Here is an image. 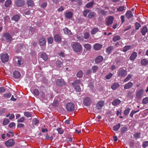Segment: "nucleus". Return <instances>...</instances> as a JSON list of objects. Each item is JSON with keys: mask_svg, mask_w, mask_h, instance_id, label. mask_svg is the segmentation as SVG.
<instances>
[{"mask_svg": "<svg viewBox=\"0 0 148 148\" xmlns=\"http://www.w3.org/2000/svg\"><path fill=\"white\" fill-rule=\"evenodd\" d=\"M72 48L74 51L77 52H80L82 51V47L81 44L79 42H75L72 46Z\"/></svg>", "mask_w": 148, "mask_h": 148, "instance_id": "obj_1", "label": "nucleus"}, {"mask_svg": "<svg viewBox=\"0 0 148 148\" xmlns=\"http://www.w3.org/2000/svg\"><path fill=\"white\" fill-rule=\"evenodd\" d=\"M3 36L5 39L8 42L10 43L13 39L10 34L8 32H5L3 34Z\"/></svg>", "mask_w": 148, "mask_h": 148, "instance_id": "obj_2", "label": "nucleus"}, {"mask_svg": "<svg viewBox=\"0 0 148 148\" xmlns=\"http://www.w3.org/2000/svg\"><path fill=\"white\" fill-rule=\"evenodd\" d=\"M92 103V100L90 97H86L84 99L83 104L84 105L86 106H90Z\"/></svg>", "mask_w": 148, "mask_h": 148, "instance_id": "obj_3", "label": "nucleus"}, {"mask_svg": "<svg viewBox=\"0 0 148 148\" xmlns=\"http://www.w3.org/2000/svg\"><path fill=\"white\" fill-rule=\"evenodd\" d=\"M118 75V76L121 77H124L127 75L126 70H124L122 68L119 69Z\"/></svg>", "mask_w": 148, "mask_h": 148, "instance_id": "obj_4", "label": "nucleus"}, {"mask_svg": "<svg viewBox=\"0 0 148 148\" xmlns=\"http://www.w3.org/2000/svg\"><path fill=\"white\" fill-rule=\"evenodd\" d=\"M14 3L16 6L21 7L25 5V1L24 0H15Z\"/></svg>", "mask_w": 148, "mask_h": 148, "instance_id": "obj_5", "label": "nucleus"}, {"mask_svg": "<svg viewBox=\"0 0 148 148\" xmlns=\"http://www.w3.org/2000/svg\"><path fill=\"white\" fill-rule=\"evenodd\" d=\"M66 108L68 111H73L75 110V105L73 103H69L67 104Z\"/></svg>", "mask_w": 148, "mask_h": 148, "instance_id": "obj_6", "label": "nucleus"}, {"mask_svg": "<svg viewBox=\"0 0 148 148\" xmlns=\"http://www.w3.org/2000/svg\"><path fill=\"white\" fill-rule=\"evenodd\" d=\"M15 142L13 139H10L6 141L5 143V146L8 147L13 146Z\"/></svg>", "mask_w": 148, "mask_h": 148, "instance_id": "obj_7", "label": "nucleus"}, {"mask_svg": "<svg viewBox=\"0 0 148 148\" xmlns=\"http://www.w3.org/2000/svg\"><path fill=\"white\" fill-rule=\"evenodd\" d=\"M56 85L59 87H62L65 85V83L64 80L62 79H58L56 81Z\"/></svg>", "mask_w": 148, "mask_h": 148, "instance_id": "obj_8", "label": "nucleus"}, {"mask_svg": "<svg viewBox=\"0 0 148 148\" xmlns=\"http://www.w3.org/2000/svg\"><path fill=\"white\" fill-rule=\"evenodd\" d=\"M1 61L3 63L7 62L8 60L9 56L7 54H1Z\"/></svg>", "mask_w": 148, "mask_h": 148, "instance_id": "obj_9", "label": "nucleus"}, {"mask_svg": "<svg viewBox=\"0 0 148 148\" xmlns=\"http://www.w3.org/2000/svg\"><path fill=\"white\" fill-rule=\"evenodd\" d=\"M144 92L143 89H140L138 90L136 93V97L138 99H140L142 97Z\"/></svg>", "mask_w": 148, "mask_h": 148, "instance_id": "obj_10", "label": "nucleus"}, {"mask_svg": "<svg viewBox=\"0 0 148 148\" xmlns=\"http://www.w3.org/2000/svg\"><path fill=\"white\" fill-rule=\"evenodd\" d=\"M104 102L103 101H99L96 105V108L98 110H100L104 105Z\"/></svg>", "mask_w": 148, "mask_h": 148, "instance_id": "obj_11", "label": "nucleus"}, {"mask_svg": "<svg viewBox=\"0 0 148 148\" xmlns=\"http://www.w3.org/2000/svg\"><path fill=\"white\" fill-rule=\"evenodd\" d=\"M113 20L114 18L112 16H109L108 18H107V21L106 23V25L108 26L112 24Z\"/></svg>", "mask_w": 148, "mask_h": 148, "instance_id": "obj_12", "label": "nucleus"}, {"mask_svg": "<svg viewBox=\"0 0 148 148\" xmlns=\"http://www.w3.org/2000/svg\"><path fill=\"white\" fill-rule=\"evenodd\" d=\"M102 47V45L99 43H96L93 46L94 49L96 51H98L100 50Z\"/></svg>", "mask_w": 148, "mask_h": 148, "instance_id": "obj_13", "label": "nucleus"}, {"mask_svg": "<svg viewBox=\"0 0 148 148\" xmlns=\"http://www.w3.org/2000/svg\"><path fill=\"white\" fill-rule=\"evenodd\" d=\"M39 43L40 46H44L45 45L46 40L44 37L41 38L39 40Z\"/></svg>", "mask_w": 148, "mask_h": 148, "instance_id": "obj_14", "label": "nucleus"}, {"mask_svg": "<svg viewBox=\"0 0 148 148\" xmlns=\"http://www.w3.org/2000/svg\"><path fill=\"white\" fill-rule=\"evenodd\" d=\"M103 60V58L101 56H99L95 58V62L96 63H99L102 62Z\"/></svg>", "mask_w": 148, "mask_h": 148, "instance_id": "obj_15", "label": "nucleus"}, {"mask_svg": "<svg viewBox=\"0 0 148 148\" xmlns=\"http://www.w3.org/2000/svg\"><path fill=\"white\" fill-rule=\"evenodd\" d=\"M14 77L15 78L18 79L21 77V74L20 72L18 71H15L13 73Z\"/></svg>", "mask_w": 148, "mask_h": 148, "instance_id": "obj_16", "label": "nucleus"}, {"mask_svg": "<svg viewBox=\"0 0 148 148\" xmlns=\"http://www.w3.org/2000/svg\"><path fill=\"white\" fill-rule=\"evenodd\" d=\"M54 40L57 42H60L62 41V38L58 34H56L54 36Z\"/></svg>", "mask_w": 148, "mask_h": 148, "instance_id": "obj_17", "label": "nucleus"}, {"mask_svg": "<svg viewBox=\"0 0 148 148\" xmlns=\"http://www.w3.org/2000/svg\"><path fill=\"white\" fill-rule=\"evenodd\" d=\"M114 49V47L112 46H110L107 48L106 51L108 55L110 54Z\"/></svg>", "mask_w": 148, "mask_h": 148, "instance_id": "obj_18", "label": "nucleus"}, {"mask_svg": "<svg viewBox=\"0 0 148 148\" xmlns=\"http://www.w3.org/2000/svg\"><path fill=\"white\" fill-rule=\"evenodd\" d=\"M14 60L15 62L19 65H21L23 64V62L22 61V59L20 58L16 57L14 58Z\"/></svg>", "mask_w": 148, "mask_h": 148, "instance_id": "obj_19", "label": "nucleus"}, {"mask_svg": "<svg viewBox=\"0 0 148 148\" xmlns=\"http://www.w3.org/2000/svg\"><path fill=\"white\" fill-rule=\"evenodd\" d=\"M137 56L136 52H134L132 53L130 57V60L133 61L135 59Z\"/></svg>", "mask_w": 148, "mask_h": 148, "instance_id": "obj_20", "label": "nucleus"}, {"mask_svg": "<svg viewBox=\"0 0 148 148\" xmlns=\"http://www.w3.org/2000/svg\"><path fill=\"white\" fill-rule=\"evenodd\" d=\"M126 17L127 19H130L133 17V15L132 12L130 10L127 11L125 14Z\"/></svg>", "mask_w": 148, "mask_h": 148, "instance_id": "obj_21", "label": "nucleus"}, {"mask_svg": "<svg viewBox=\"0 0 148 148\" xmlns=\"http://www.w3.org/2000/svg\"><path fill=\"white\" fill-rule=\"evenodd\" d=\"M148 32V29L146 26H144L141 29V32L143 36H145L146 32Z\"/></svg>", "mask_w": 148, "mask_h": 148, "instance_id": "obj_22", "label": "nucleus"}, {"mask_svg": "<svg viewBox=\"0 0 148 148\" xmlns=\"http://www.w3.org/2000/svg\"><path fill=\"white\" fill-rule=\"evenodd\" d=\"M81 83V81L80 80L77 79L74 81L72 84V86L73 87H75L76 86L79 85Z\"/></svg>", "mask_w": 148, "mask_h": 148, "instance_id": "obj_23", "label": "nucleus"}, {"mask_svg": "<svg viewBox=\"0 0 148 148\" xmlns=\"http://www.w3.org/2000/svg\"><path fill=\"white\" fill-rule=\"evenodd\" d=\"M40 57L45 61H47L48 59V56L45 53H42Z\"/></svg>", "mask_w": 148, "mask_h": 148, "instance_id": "obj_24", "label": "nucleus"}, {"mask_svg": "<svg viewBox=\"0 0 148 148\" xmlns=\"http://www.w3.org/2000/svg\"><path fill=\"white\" fill-rule=\"evenodd\" d=\"M133 85V84L131 82H129L126 84L124 86V89H129Z\"/></svg>", "mask_w": 148, "mask_h": 148, "instance_id": "obj_25", "label": "nucleus"}, {"mask_svg": "<svg viewBox=\"0 0 148 148\" xmlns=\"http://www.w3.org/2000/svg\"><path fill=\"white\" fill-rule=\"evenodd\" d=\"M98 14H99L103 16H105L107 15L108 12L105 11L104 10L100 9L98 11Z\"/></svg>", "mask_w": 148, "mask_h": 148, "instance_id": "obj_26", "label": "nucleus"}, {"mask_svg": "<svg viewBox=\"0 0 148 148\" xmlns=\"http://www.w3.org/2000/svg\"><path fill=\"white\" fill-rule=\"evenodd\" d=\"M96 14L94 12H90L88 15V17L89 18H92L95 17Z\"/></svg>", "mask_w": 148, "mask_h": 148, "instance_id": "obj_27", "label": "nucleus"}, {"mask_svg": "<svg viewBox=\"0 0 148 148\" xmlns=\"http://www.w3.org/2000/svg\"><path fill=\"white\" fill-rule=\"evenodd\" d=\"M121 102V101L120 100L118 99H116L113 101L112 102V104L114 106H116L119 105Z\"/></svg>", "mask_w": 148, "mask_h": 148, "instance_id": "obj_28", "label": "nucleus"}, {"mask_svg": "<svg viewBox=\"0 0 148 148\" xmlns=\"http://www.w3.org/2000/svg\"><path fill=\"white\" fill-rule=\"evenodd\" d=\"M65 15L66 18L70 19L73 16V13L71 12H67L65 13Z\"/></svg>", "mask_w": 148, "mask_h": 148, "instance_id": "obj_29", "label": "nucleus"}, {"mask_svg": "<svg viewBox=\"0 0 148 148\" xmlns=\"http://www.w3.org/2000/svg\"><path fill=\"white\" fill-rule=\"evenodd\" d=\"M121 134H123L128 130V127L127 126H125L122 127L121 129Z\"/></svg>", "mask_w": 148, "mask_h": 148, "instance_id": "obj_30", "label": "nucleus"}, {"mask_svg": "<svg viewBox=\"0 0 148 148\" xmlns=\"http://www.w3.org/2000/svg\"><path fill=\"white\" fill-rule=\"evenodd\" d=\"M59 101L58 100L55 99L52 104V106L53 107H56L58 106Z\"/></svg>", "mask_w": 148, "mask_h": 148, "instance_id": "obj_31", "label": "nucleus"}, {"mask_svg": "<svg viewBox=\"0 0 148 148\" xmlns=\"http://www.w3.org/2000/svg\"><path fill=\"white\" fill-rule=\"evenodd\" d=\"M141 64L142 65L146 66L148 64V60L146 59H144L141 60Z\"/></svg>", "mask_w": 148, "mask_h": 148, "instance_id": "obj_32", "label": "nucleus"}, {"mask_svg": "<svg viewBox=\"0 0 148 148\" xmlns=\"http://www.w3.org/2000/svg\"><path fill=\"white\" fill-rule=\"evenodd\" d=\"M20 18V16L18 14H16L13 16L12 18V20L16 22L18 21Z\"/></svg>", "mask_w": 148, "mask_h": 148, "instance_id": "obj_33", "label": "nucleus"}, {"mask_svg": "<svg viewBox=\"0 0 148 148\" xmlns=\"http://www.w3.org/2000/svg\"><path fill=\"white\" fill-rule=\"evenodd\" d=\"M121 127V124L118 123L114 126L113 127V130L115 131H117Z\"/></svg>", "mask_w": 148, "mask_h": 148, "instance_id": "obj_34", "label": "nucleus"}, {"mask_svg": "<svg viewBox=\"0 0 148 148\" xmlns=\"http://www.w3.org/2000/svg\"><path fill=\"white\" fill-rule=\"evenodd\" d=\"M84 47L86 49V51H90L91 49V46L89 44H84Z\"/></svg>", "mask_w": 148, "mask_h": 148, "instance_id": "obj_35", "label": "nucleus"}, {"mask_svg": "<svg viewBox=\"0 0 148 148\" xmlns=\"http://www.w3.org/2000/svg\"><path fill=\"white\" fill-rule=\"evenodd\" d=\"M12 3V2L11 0H7L5 3L4 5L6 7H9Z\"/></svg>", "mask_w": 148, "mask_h": 148, "instance_id": "obj_36", "label": "nucleus"}, {"mask_svg": "<svg viewBox=\"0 0 148 148\" xmlns=\"http://www.w3.org/2000/svg\"><path fill=\"white\" fill-rule=\"evenodd\" d=\"M63 30L65 34L69 35H72V33L71 32V31L67 28H65L64 29H63Z\"/></svg>", "mask_w": 148, "mask_h": 148, "instance_id": "obj_37", "label": "nucleus"}, {"mask_svg": "<svg viewBox=\"0 0 148 148\" xmlns=\"http://www.w3.org/2000/svg\"><path fill=\"white\" fill-rule=\"evenodd\" d=\"M27 4L28 6H33L34 5V2L32 0H27Z\"/></svg>", "mask_w": 148, "mask_h": 148, "instance_id": "obj_38", "label": "nucleus"}, {"mask_svg": "<svg viewBox=\"0 0 148 148\" xmlns=\"http://www.w3.org/2000/svg\"><path fill=\"white\" fill-rule=\"evenodd\" d=\"M131 46L130 45H127L125 46L123 48V51L126 52L127 51L131 49Z\"/></svg>", "mask_w": 148, "mask_h": 148, "instance_id": "obj_39", "label": "nucleus"}, {"mask_svg": "<svg viewBox=\"0 0 148 148\" xmlns=\"http://www.w3.org/2000/svg\"><path fill=\"white\" fill-rule=\"evenodd\" d=\"M32 112H30L28 111H26L24 112V115L25 116L28 118L32 116Z\"/></svg>", "mask_w": 148, "mask_h": 148, "instance_id": "obj_40", "label": "nucleus"}, {"mask_svg": "<svg viewBox=\"0 0 148 148\" xmlns=\"http://www.w3.org/2000/svg\"><path fill=\"white\" fill-rule=\"evenodd\" d=\"M94 4V1H93L90 2L88 3L85 6L87 8H89L92 6Z\"/></svg>", "mask_w": 148, "mask_h": 148, "instance_id": "obj_41", "label": "nucleus"}, {"mask_svg": "<svg viewBox=\"0 0 148 148\" xmlns=\"http://www.w3.org/2000/svg\"><path fill=\"white\" fill-rule=\"evenodd\" d=\"M141 133L140 132H136L134 134L133 136L136 139L140 138V137Z\"/></svg>", "mask_w": 148, "mask_h": 148, "instance_id": "obj_42", "label": "nucleus"}, {"mask_svg": "<svg viewBox=\"0 0 148 148\" xmlns=\"http://www.w3.org/2000/svg\"><path fill=\"white\" fill-rule=\"evenodd\" d=\"M98 67L97 66L95 65L92 66L91 70L93 73H96L98 70Z\"/></svg>", "mask_w": 148, "mask_h": 148, "instance_id": "obj_43", "label": "nucleus"}, {"mask_svg": "<svg viewBox=\"0 0 148 148\" xmlns=\"http://www.w3.org/2000/svg\"><path fill=\"white\" fill-rule=\"evenodd\" d=\"M119 86V85L118 83H115L113 84L111 86V88L113 90H116L117 88H118Z\"/></svg>", "mask_w": 148, "mask_h": 148, "instance_id": "obj_44", "label": "nucleus"}, {"mask_svg": "<svg viewBox=\"0 0 148 148\" xmlns=\"http://www.w3.org/2000/svg\"><path fill=\"white\" fill-rule=\"evenodd\" d=\"M98 31L99 29L97 27H95L91 30L90 32L92 34L94 35Z\"/></svg>", "mask_w": 148, "mask_h": 148, "instance_id": "obj_45", "label": "nucleus"}, {"mask_svg": "<svg viewBox=\"0 0 148 148\" xmlns=\"http://www.w3.org/2000/svg\"><path fill=\"white\" fill-rule=\"evenodd\" d=\"M130 109L129 108H127L126 109L124 112V114L125 116H126L128 115L130 111Z\"/></svg>", "mask_w": 148, "mask_h": 148, "instance_id": "obj_46", "label": "nucleus"}, {"mask_svg": "<svg viewBox=\"0 0 148 148\" xmlns=\"http://www.w3.org/2000/svg\"><path fill=\"white\" fill-rule=\"evenodd\" d=\"M132 75L129 74L127 77L124 79L123 82H127L132 78Z\"/></svg>", "mask_w": 148, "mask_h": 148, "instance_id": "obj_47", "label": "nucleus"}, {"mask_svg": "<svg viewBox=\"0 0 148 148\" xmlns=\"http://www.w3.org/2000/svg\"><path fill=\"white\" fill-rule=\"evenodd\" d=\"M56 64L57 66L59 67H61L63 65V63L60 60H57L56 61Z\"/></svg>", "mask_w": 148, "mask_h": 148, "instance_id": "obj_48", "label": "nucleus"}, {"mask_svg": "<svg viewBox=\"0 0 148 148\" xmlns=\"http://www.w3.org/2000/svg\"><path fill=\"white\" fill-rule=\"evenodd\" d=\"M90 36V34L88 32H85L84 34V39H88Z\"/></svg>", "mask_w": 148, "mask_h": 148, "instance_id": "obj_49", "label": "nucleus"}, {"mask_svg": "<svg viewBox=\"0 0 148 148\" xmlns=\"http://www.w3.org/2000/svg\"><path fill=\"white\" fill-rule=\"evenodd\" d=\"M120 38H121L120 36L116 35L113 38L112 40L113 41L116 42L117 40H120Z\"/></svg>", "mask_w": 148, "mask_h": 148, "instance_id": "obj_50", "label": "nucleus"}, {"mask_svg": "<svg viewBox=\"0 0 148 148\" xmlns=\"http://www.w3.org/2000/svg\"><path fill=\"white\" fill-rule=\"evenodd\" d=\"M83 72L82 70L79 71L77 73V77L81 78L83 76Z\"/></svg>", "mask_w": 148, "mask_h": 148, "instance_id": "obj_51", "label": "nucleus"}, {"mask_svg": "<svg viewBox=\"0 0 148 148\" xmlns=\"http://www.w3.org/2000/svg\"><path fill=\"white\" fill-rule=\"evenodd\" d=\"M125 7L124 6H120L117 8V11L119 12H122L125 10Z\"/></svg>", "mask_w": 148, "mask_h": 148, "instance_id": "obj_52", "label": "nucleus"}, {"mask_svg": "<svg viewBox=\"0 0 148 148\" xmlns=\"http://www.w3.org/2000/svg\"><path fill=\"white\" fill-rule=\"evenodd\" d=\"M133 93V92H132L131 90H129L127 93V97H132V94Z\"/></svg>", "mask_w": 148, "mask_h": 148, "instance_id": "obj_53", "label": "nucleus"}, {"mask_svg": "<svg viewBox=\"0 0 148 148\" xmlns=\"http://www.w3.org/2000/svg\"><path fill=\"white\" fill-rule=\"evenodd\" d=\"M10 122V121L8 119H5L3 121V123L4 125H7Z\"/></svg>", "mask_w": 148, "mask_h": 148, "instance_id": "obj_54", "label": "nucleus"}, {"mask_svg": "<svg viewBox=\"0 0 148 148\" xmlns=\"http://www.w3.org/2000/svg\"><path fill=\"white\" fill-rule=\"evenodd\" d=\"M39 122V121L36 119H34L32 120V124L36 125Z\"/></svg>", "mask_w": 148, "mask_h": 148, "instance_id": "obj_55", "label": "nucleus"}, {"mask_svg": "<svg viewBox=\"0 0 148 148\" xmlns=\"http://www.w3.org/2000/svg\"><path fill=\"white\" fill-rule=\"evenodd\" d=\"M33 93L34 95L36 96H38L39 95V92L38 89H35L33 91Z\"/></svg>", "mask_w": 148, "mask_h": 148, "instance_id": "obj_56", "label": "nucleus"}, {"mask_svg": "<svg viewBox=\"0 0 148 148\" xmlns=\"http://www.w3.org/2000/svg\"><path fill=\"white\" fill-rule=\"evenodd\" d=\"M73 87L76 92H80L81 91V89L79 85Z\"/></svg>", "mask_w": 148, "mask_h": 148, "instance_id": "obj_57", "label": "nucleus"}, {"mask_svg": "<svg viewBox=\"0 0 148 148\" xmlns=\"http://www.w3.org/2000/svg\"><path fill=\"white\" fill-rule=\"evenodd\" d=\"M47 41L49 44H51L53 43V39L52 37H50L48 38L47 39Z\"/></svg>", "mask_w": 148, "mask_h": 148, "instance_id": "obj_58", "label": "nucleus"}, {"mask_svg": "<svg viewBox=\"0 0 148 148\" xmlns=\"http://www.w3.org/2000/svg\"><path fill=\"white\" fill-rule=\"evenodd\" d=\"M139 111V110H138L137 111L132 110L130 114V116L132 117H133L134 114L136 112H138Z\"/></svg>", "mask_w": 148, "mask_h": 148, "instance_id": "obj_59", "label": "nucleus"}, {"mask_svg": "<svg viewBox=\"0 0 148 148\" xmlns=\"http://www.w3.org/2000/svg\"><path fill=\"white\" fill-rule=\"evenodd\" d=\"M135 29L136 30L139 29V27H141L140 24L138 22H136L135 24Z\"/></svg>", "mask_w": 148, "mask_h": 148, "instance_id": "obj_60", "label": "nucleus"}, {"mask_svg": "<svg viewBox=\"0 0 148 148\" xmlns=\"http://www.w3.org/2000/svg\"><path fill=\"white\" fill-rule=\"evenodd\" d=\"M143 103L144 104H146L148 103V97H145L142 100Z\"/></svg>", "mask_w": 148, "mask_h": 148, "instance_id": "obj_61", "label": "nucleus"}, {"mask_svg": "<svg viewBox=\"0 0 148 148\" xmlns=\"http://www.w3.org/2000/svg\"><path fill=\"white\" fill-rule=\"evenodd\" d=\"M90 11L89 10H84L83 12V15L85 17H86L88 13H89Z\"/></svg>", "mask_w": 148, "mask_h": 148, "instance_id": "obj_62", "label": "nucleus"}, {"mask_svg": "<svg viewBox=\"0 0 148 148\" xmlns=\"http://www.w3.org/2000/svg\"><path fill=\"white\" fill-rule=\"evenodd\" d=\"M148 146V141L144 142L142 144V147L144 148H145Z\"/></svg>", "mask_w": 148, "mask_h": 148, "instance_id": "obj_63", "label": "nucleus"}, {"mask_svg": "<svg viewBox=\"0 0 148 148\" xmlns=\"http://www.w3.org/2000/svg\"><path fill=\"white\" fill-rule=\"evenodd\" d=\"M11 95V94L10 92L6 93L3 95V96L5 97L8 98H10Z\"/></svg>", "mask_w": 148, "mask_h": 148, "instance_id": "obj_64", "label": "nucleus"}]
</instances>
